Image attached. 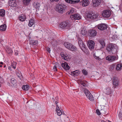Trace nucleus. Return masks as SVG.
<instances>
[{"instance_id":"49","label":"nucleus","mask_w":122,"mask_h":122,"mask_svg":"<svg viewBox=\"0 0 122 122\" xmlns=\"http://www.w3.org/2000/svg\"><path fill=\"white\" fill-rule=\"evenodd\" d=\"M59 0H50V1L51 2H53L55 1V2H57Z\"/></svg>"},{"instance_id":"36","label":"nucleus","mask_w":122,"mask_h":122,"mask_svg":"<svg viewBox=\"0 0 122 122\" xmlns=\"http://www.w3.org/2000/svg\"><path fill=\"white\" fill-rule=\"evenodd\" d=\"M16 64L17 63L16 62H13L11 63V66L14 69H15L16 67Z\"/></svg>"},{"instance_id":"39","label":"nucleus","mask_w":122,"mask_h":122,"mask_svg":"<svg viewBox=\"0 0 122 122\" xmlns=\"http://www.w3.org/2000/svg\"><path fill=\"white\" fill-rule=\"evenodd\" d=\"M86 31L85 30H82L81 31V33L82 35L83 36L86 35Z\"/></svg>"},{"instance_id":"25","label":"nucleus","mask_w":122,"mask_h":122,"mask_svg":"<svg viewBox=\"0 0 122 122\" xmlns=\"http://www.w3.org/2000/svg\"><path fill=\"white\" fill-rule=\"evenodd\" d=\"M38 43V41L37 40H30V44L31 45H36Z\"/></svg>"},{"instance_id":"56","label":"nucleus","mask_w":122,"mask_h":122,"mask_svg":"<svg viewBox=\"0 0 122 122\" xmlns=\"http://www.w3.org/2000/svg\"><path fill=\"white\" fill-rule=\"evenodd\" d=\"M6 65H4V68H5V67H6Z\"/></svg>"},{"instance_id":"7","label":"nucleus","mask_w":122,"mask_h":122,"mask_svg":"<svg viewBox=\"0 0 122 122\" xmlns=\"http://www.w3.org/2000/svg\"><path fill=\"white\" fill-rule=\"evenodd\" d=\"M98 28L101 30H103L107 28V26L106 24L101 23L98 25H97Z\"/></svg>"},{"instance_id":"45","label":"nucleus","mask_w":122,"mask_h":122,"mask_svg":"<svg viewBox=\"0 0 122 122\" xmlns=\"http://www.w3.org/2000/svg\"><path fill=\"white\" fill-rule=\"evenodd\" d=\"M3 82V80H2V79L1 77L0 76V87L1 85Z\"/></svg>"},{"instance_id":"16","label":"nucleus","mask_w":122,"mask_h":122,"mask_svg":"<svg viewBox=\"0 0 122 122\" xmlns=\"http://www.w3.org/2000/svg\"><path fill=\"white\" fill-rule=\"evenodd\" d=\"M113 84L116 86H117L119 84V79L117 77H114L112 79Z\"/></svg>"},{"instance_id":"14","label":"nucleus","mask_w":122,"mask_h":122,"mask_svg":"<svg viewBox=\"0 0 122 122\" xmlns=\"http://www.w3.org/2000/svg\"><path fill=\"white\" fill-rule=\"evenodd\" d=\"M9 6L12 7H15L17 6V4L16 1L15 0H10L9 2Z\"/></svg>"},{"instance_id":"35","label":"nucleus","mask_w":122,"mask_h":122,"mask_svg":"<svg viewBox=\"0 0 122 122\" xmlns=\"http://www.w3.org/2000/svg\"><path fill=\"white\" fill-rule=\"evenodd\" d=\"M99 42L102 46V47L103 48L105 45L104 40L102 39L100 40Z\"/></svg>"},{"instance_id":"42","label":"nucleus","mask_w":122,"mask_h":122,"mask_svg":"<svg viewBox=\"0 0 122 122\" xmlns=\"http://www.w3.org/2000/svg\"><path fill=\"white\" fill-rule=\"evenodd\" d=\"M86 82L85 81H81V84L83 85V86H87L86 85Z\"/></svg>"},{"instance_id":"34","label":"nucleus","mask_w":122,"mask_h":122,"mask_svg":"<svg viewBox=\"0 0 122 122\" xmlns=\"http://www.w3.org/2000/svg\"><path fill=\"white\" fill-rule=\"evenodd\" d=\"M22 89L25 91H27L29 89V87L28 85H24L22 87Z\"/></svg>"},{"instance_id":"29","label":"nucleus","mask_w":122,"mask_h":122,"mask_svg":"<svg viewBox=\"0 0 122 122\" xmlns=\"http://www.w3.org/2000/svg\"><path fill=\"white\" fill-rule=\"evenodd\" d=\"M69 50L71 51H75L77 50V49L75 46L72 45V46H71V47L70 49H69Z\"/></svg>"},{"instance_id":"26","label":"nucleus","mask_w":122,"mask_h":122,"mask_svg":"<svg viewBox=\"0 0 122 122\" xmlns=\"http://www.w3.org/2000/svg\"><path fill=\"white\" fill-rule=\"evenodd\" d=\"M122 69V64H117L116 66V70L118 71Z\"/></svg>"},{"instance_id":"20","label":"nucleus","mask_w":122,"mask_h":122,"mask_svg":"<svg viewBox=\"0 0 122 122\" xmlns=\"http://www.w3.org/2000/svg\"><path fill=\"white\" fill-rule=\"evenodd\" d=\"M72 18L75 20H79L81 18L80 15L78 14H75L73 15Z\"/></svg>"},{"instance_id":"47","label":"nucleus","mask_w":122,"mask_h":122,"mask_svg":"<svg viewBox=\"0 0 122 122\" xmlns=\"http://www.w3.org/2000/svg\"><path fill=\"white\" fill-rule=\"evenodd\" d=\"M53 69L54 71H57V68L56 66H54L53 67Z\"/></svg>"},{"instance_id":"3","label":"nucleus","mask_w":122,"mask_h":122,"mask_svg":"<svg viewBox=\"0 0 122 122\" xmlns=\"http://www.w3.org/2000/svg\"><path fill=\"white\" fill-rule=\"evenodd\" d=\"M84 92L87 97L89 100L91 101H93L94 100V98L93 96L88 90L85 89Z\"/></svg>"},{"instance_id":"27","label":"nucleus","mask_w":122,"mask_h":122,"mask_svg":"<svg viewBox=\"0 0 122 122\" xmlns=\"http://www.w3.org/2000/svg\"><path fill=\"white\" fill-rule=\"evenodd\" d=\"M6 25L4 24L0 26V30L2 31H5L6 30Z\"/></svg>"},{"instance_id":"37","label":"nucleus","mask_w":122,"mask_h":122,"mask_svg":"<svg viewBox=\"0 0 122 122\" xmlns=\"http://www.w3.org/2000/svg\"><path fill=\"white\" fill-rule=\"evenodd\" d=\"M11 83L13 85L16 84V80L14 78H12L10 80Z\"/></svg>"},{"instance_id":"17","label":"nucleus","mask_w":122,"mask_h":122,"mask_svg":"<svg viewBox=\"0 0 122 122\" xmlns=\"http://www.w3.org/2000/svg\"><path fill=\"white\" fill-rule=\"evenodd\" d=\"M81 3L83 6H86L89 4V1L88 0H83Z\"/></svg>"},{"instance_id":"28","label":"nucleus","mask_w":122,"mask_h":122,"mask_svg":"<svg viewBox=\"0 0 122 122\" xmlns=\"http://www.w3.org/2000/svg\"><path fill=\"white\" fill-rule=\"evenodd\" d=\"M5 14V11L3 9L0 10V16L3 17Z\"/></svg>"},{"instance_id":"12","label":"nucleus","mask_w":122,"mask_h":122,"mask_svg":"<svg viewBox=\"0 0 122 122\" xmlns=\"http://www.w3.org/2000/svg\"><path fill=\"white\" fill-rule=\"evenodd\" d=\"M101 0H92V5L94 7L98 6L101 3Z\"/></svg>"},{"instance_id":"46","label":"nucleus","mask_w":122,"mask_h":122,"mask_svg":"<svg viewBox=\"0 0 122 122\" xmlns=\"http://www.w3.org/2000/svg\"><path fill=\"white\" fill-rule=\"evenodd\" d=\"M46 50L49 53H50V52L51 49L50 48L48 47L46 48Z\"/></svg>"},{"instance_id":"5","label":"nucleus","mask_w":122,"mask_h":122,"mask_svg":"<svg viewBox=\"0 0 122 122\" xmlns=\"http://www.w3.org/2000/svg\"><path fill=\"white\" fill-rule=\"evenodd\" d=\"M95 44L94 42L92 40L89 41L87 43V46L90 50H92L94 49Z\"/></svg>"},{"instance_id":"48","label":"nucleus","mask_w":122,"mask_h":122,"mask_svg":"<svg viewBox=\"0 0 122 122\" xmlns=\"http://www.w3.org/2000/svg\"><path fill=\"white\" fill-rule=\"evenodd\" d=\"M101 122H111L110 121L108 120H106V121H104L103 120H102Z\"/></svg>"},{"instance_id":"30","label":"nucleus","mask_w":122,"mask_h":122,"mask_svg":"<svg viewBox=\"0 0 122 122\" xmlns=\"http://www.w3.org/2000/svg\"><path fill=\"white\" fill-rule=\"evenodd\" d=\"M30 1L31 0H23V2L24 5H27L29 4Z\"/></svg>"},{"instance_id":"52","label":"nucleus","mask_w":122,"mask_h":122,"mask_svg":"<svg viewBox=\"0 0 122 122\" xmlns=\"http://www.w3.org/2000/svg\"><path fill=\"white\" fill-rule=\"evenodd\" d=\"M11 66H9L8 67V69L10 70V71H11L12 70L11 69Z\"/></svg>"},{"instance_id":"53","label":"nucleus","mask_w":122,"mask_h":122,"mask_svg":"<svg viewBox=\"0 0 122 122\" xmlns=\"http://www.w3.org/2000/svg\"><path fill=\"white\" fill-rule=\"evenodd\" d=\"M56 109L57 107H59L58 106V105L57 104H56Z\"/></svg>"},{"instance_id":"9","label":"nucleus","mask_w":122,"mask_h":122,"mask_svg":"<svg viewBox=\"0 0 122 122\" xmlns=\"http://www.w3.org/2000/svg\"><path fill=\"white\" fill-rule=\"evenodd\" d=\"M97 32L94 30H91L89 31L88 34L91 37H94L97 35Z\"/></svg>"},{"instance_id":"50","label":"nucleus","mask_w":122,"mask_h":122,"mask_svg":"<svg viewBox=\"0 0 122 122\" xmlns=\"http://www.w3.org/2000/svg\"><path fill=\"white\" fill-rule=\"evenodd\" d=\"M115 66H116L115 65V64H112L111 65V67H112L113 68H114L115 67Z\"/></svg>"},{"instance_id":"1","label":"nucleus","mask_w":122,"mask_h":122,"mask_svg":"<svg viewBox=\"0 0 122 122\" xmlns=\"http://www.w3.org/2000/svg\"><path fill=\"white\" fill-rule=\"evenodd\" d=\"M106 50L110 54L115 53L117 50L116 45L113 44H110L107 46Z\"/></svg>"},{"instance_id":"2","label":"nucleus","mask_w":122,"mask_h":122,"mask_svg":"<svg viewBox=\"0 0 122 122\" xmlns=\"http://www.w3.org/2000/svg\"><path fill=\"white\" fill-rule=\"evenodd\" d=\"M71 26V25L69 22L65 21L60 23L59 25V27L64 30L69 29Z\"/></svg>"},{"instance_id":"19","label":"nucleus","mask_w":122,"mask_h":122,"mask_svg":"<svg viewBox=\"0 0 122 122\" xmlns=\"http://www.w3.org/2000/svg\"><path fill=\"white\" fill-rule=\"evenodd\" d=\"M67 3L70 4H74L77 3L80 1V0H65Z\"/></svg>"},{"instance_id":"23","label":"nucleus","mask_w":122,"mask_h":122,"mask_svg":"<svg viewBox=\"0 0 122 122\" xmlns=\"http://www.w3.org/2000/svg\"><path fill=\"white\" fill-rule=\"evenodd\" d=\"M79 71L78 70H76L74 71L71 73V75L74 76H75L78 75L79 74Z\"/></svg>"},{"instance_id":"55","label":"nucleus","mask_w":122,"mask_h":122,"mask_svg":"<svg viewBox=\"0 0 122 122\" xmlns=\"http://www.w3.org/2000/svg\"><path fill=\"white\" fill-rule=\"evenodd\" d=\"M3 62H1L0 63V64H3Z\"/></svg>"},{"instance_id":"8","label":"nucleus","mask_w":122,"mask_h":122,"mask_svg":"<svg viewBox=\"0 0 122 122\" xmlns=\"http://www.w3.org/2000/svg\"><path fill=\"white\" fill-rule=\"evenodd\" d=\"M61 56L62 59H63L65 60L68 61L71 58V56L68 54L66 53H61Z\"/></svg>"},{"instance_id":"13","label":"nucleus","mask_w":122,"mask_h":122,"mask_svg":"<svg viewBox=\"0 0 122 122\" xmlns=\"http://www.w3.org/2000/svg\"><path fill=\"white\" fill-rule=\"evenodd\" d=\"M98 15L97 14H94L91 13H88L87 15V17L91 19H93L97 18L98 16Z\"/></svg>"},{"instance_id":"44","label":"nucleus","mask_w":122,"mask_h":122,"mask_svg":"<svg viewBox=\"0 0 122 122\" xmlns=\"http://www.w3.org/2000/svg\"><path fill=\"white\" fill-rule=\"evenodd\" d=\"M74 10L75 9L74 8H71L70 10V14H72L74 12Z\"/></svg>"},{"instance_id":"31","label":"nucleus","mask_w":122,"mask_h":122,"mask_svg":"<svg viewBox=\"0 0 122 122\" xmlns=\"http://www.w3.org/2000/svg\"><path fill=\"white\" fill-rule=\"evenodd\" d=\"M56 110L57 115L59 116H60L62 114V112L60 109L59 107H57Z\"/></svg>"},{"instance_id":"32","label":"nucleus","mask_w":122,"mask_h":122,"mask_svg":"<svg viewBox=\"0 0 122 122\" xmlns=\"http://www.w3.org/2000/svg\"><path fill=\"white\" fill-rule=\"evenodd\" d=\"M100 112L98 109H97L96 110V113L97 114L99 115H101V112L102 113H105V111H103V110L101 109L100 110Z\"/></svg>"},{"instance_id":"10","label":"nucleus","mask_w":122,"mask_h":122,"mask_svg":"<svg viewBox=\"0 0 122 122\" xmlns=\"http://www.w3.org/2000/svg\"><path fill=\"white\" fill-rule=\"evenodd\" d=\"M102 14L104 17L107 18L110 16L111 12L110 10H105L103 11Z\"/></svg>"},{"instance_id":"15","label":"nucleus","mask_w":122,"mask_h":122,"mask_svg":"<svg viewBox=\"0 0 122 122\" xmlns=\"http://www.w3.org/2000/svg\"><path fill=\"white\" fill-rule=\"evenodd\" d=\"M61 65L62 67L66 70H68L70 69V67L66 62L62 63Z\"/></svg>"},{"instance_id":"38","label":"nucleus","mask_w":122,"mask_h":122,"mask_svg":"<svg viewBox=\"0 0 122 122\" xmlns=\"http://www.w3.org/2000/svg\"><path fill=\"white\" fill-rule=\"evenodd\" d=\"M17 75L20 79H21L22 77V76L20 72H17L16 73Z\"/></svg>"},{"instance_id":"58","label":"nucleus","mask_w":122,"mask_h":122,"mask_svg":"<svg viewBox=\"0 0 122 122\" xmlns=\"http://www.w3.org/2000/svg\"><path fill=\"white\" fill-rule=\"evenodd\" d=\"M53 99H54V98H52V100H53Z\"/></svg>"},{"instance_id":"51","label":"nucleus","mask_w":122,"mask_h":122,"mask_svg":"<svg viewBox=\"0 0 122 122\" xmlns=\"http://www.w3.org/2000/svg\"><path fill=\"white\" fill-rule=\"evenodd\" d=\"M15 54L16 55H18V51H16L15 52Z\"/></svg>"},{"instance_id":"24","label":"nucleus","mask_w":122,"mask_h":122,"mask_svg":"<svg viewBox=\"0 0 122 122\" xmlns=\"http://www.w3.org/2000/svg\"><path fill=\"white\" fill-rule=\"evenodd\" d=\"M29 23L28 24V26L30 27L34 23L35 21L33 19H31L29 20Z\"/></svg>"},{"instance_id":"57","label":"nucleus","mask_w":122,"mask_h":122,"mask_svg":"<svg viewBox=\"0 0 122 122\" xmlns=\"http://www.w3.org/2000/svg\"><path fill=\"white\" fill-rule=\"evenodd\" d=\"M2 66V65H0V67H1Z\"/></svg>"},{"instance_id":"54","label":"nucleus","mask_w":122,"mask_h":122,"mask_svg":"<svg viewBox=\"0 0 122 122\" xmlns=\"http://www.w3.org/2000/svg\"><path fill=\"white\" fill-rule=\"evenodd\" d=\"M55 103L56 104H57L58 103V102L57 101H56L55 102Z\"/></svg>"},{"instance_id":"59","label":"nucleus","mask_w":122,"mask_h":122,"mask_svg":"<svg viewBox=\"0 0 122 122\" xmlns=\"http://www.w3.org/2000/svg\"><path fill=\"white\" fill-rule=\"evenodd\" d=\"M51 44H52V45H52V43H51Z\"/></svg>"},{"instance_id":"18","label":"nucleus","mask_w":122,"mask_h":122,"mask_svg":"<svg viewBox=\"0 0 122 122\" xmlns=\"http://www.w3.org/2000/svg\"><path fill=\"white\" fill-rule=\"evenodd\" d=\"M26 18V16L23 14L21 15L19 17V20L21 21H24Z\"/></svg>"},{"instance_id":"6","label":"nucleus","mask_w":122,"mask_h":122,"mask_svg":"<svg viewBox=\"0 0 122 122\" xmlns=\"http://www.w3.org/2000/svg\"><path fill=\"white\" fill-rule=\"evenodd\" d=\"M56 10L59 13H63L64 10L63 5L61 4H59L57 5Z\"/></svg>"},{"instance_id":"43","label":"nucleus","mask_w":122,"mask_h":122,"mask_svg":"<svg viewBox=\"0 0 122 122\" xmlns=\"http://www.w3.org/2000/svg\"><path fill=\"white\" fill-rule=\"evenodd\" d=\"M82 72L84 75H87V72L86 70L83 69L82 71Z\"/></svg>"},{"instance_id":"11","label":"nucleus","mask_w":122,"mask_h":122,"mask_svg":"<svg viewBox=\"0 0 122 122\" xmlns=\"http://www.w3.org/2000/svg\"><path fill=\"white\" fill-rule=\"evenodd\" d=\"M106 59L110 62L113 61L117 60L116 56H107L106 57Z\"/></svg>"},{"instance_id":"33","label":"nucleus","mask_w":122,"mask_h":122,"mask_svg":"<svg viewBox=\"0 0 122 122\" xmlns=\"http://www.w3.org/2000/svg\"><path fill=\"white\" fill-rule=\"evenodd\" d=\"M105 93L107 95L110 94L111 93V91L109 88H108L106 89L105 90Z\"/></svg>"},{"instance_id":"21","label":"nucleus","mask_w":122,"mask_h":122,"mask_svg":"<svg viewBox=\"0 0 122 122\" xmlns=\"http://www.w3.org/2000/svg\"><path fill=\"white\" fill-rule=\"evenodd\" d=\"M33 6L35 7L37 10H38L40 7V5L38 3L34 2L33 4Z\"/></svg>"},{"instance_id":"4","label":"nucleus","mask_w":122,"mask_h":122,"mask_svg":"<svg viewBox=\"0 0 122 122\" xmlns=\"http://www.w3.org/2000/svg\"><path fill=\"white\" fill-rule=\"evenodd\" d=\"M79 45L81 48V49L83 51L86 49V48L85 44L83 42L81 39H80L78 42Z\"/></svg>"},{"instance_id":"40","label":"nucleus","mask_w":122,"mask_h":122,"mask_svg":"<svg viewBox=\"0 0 122 122\" xmlns=\"http://www.w3.org/2000/svg\"><path fill=\"white\" fill-rule=\"evenodd\" d=\"M93 56L94 58L98 60L99 61H100L101 59L98 56H96L95 55V54H94L93 55Z\"/></svg>"},{"instance_id":"41","label":"nucleus","mask_w":122,"mask_h":122,"mask_svg":"<svg viewBox=\"0 0 122 122\" xmlns=\"http://www.w3.org/2000/svg\"><path fill=\"white\" fill-rule=\"evenodd\" d=\"M8 54L11 53L12 52V51L10 48H7L6 50Z\"/></svg>"},{"instance_id":"22","label":"nucleus","mask_w":122,"mask_h":122,"mask_svg":"<svg viewBox=\"0 0 122 122\" xmlns=\"http://www.w3.org/2000/svg\"><path fill=\"white\" fill-rule=\"evenodd\" d=\"M64 45L66 48L69 49L71 46H72V44L68 42H65L64 43Z\"/></svg>"}]
</instances>
